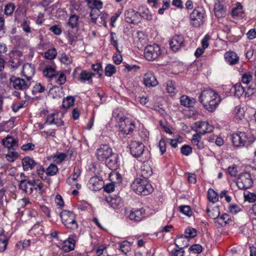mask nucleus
Segmentation results:
<instances>
[{"instance_id":"8","label":"nucleus","mask_w":256,"mask_h":256,"mask_svg":"<svg viewBox=\"0 0 256 256\" xmlns=\"http://www.w3.org/2000/svg\"><path fill=\"white\" fill-rule=\"evenodd\" d=\"M236 183L238 188L240 190H246L251 188L253 184V181L250 174L247 172L240 174Z\"/></svg>"},{"instance_id":"55","label":"nucleus","mask_w":256,"mask_h":256,"mask_svg":"<svg viewBox=\"0 0 256 256\" xmlns=\"http://www.w3.org/2000/svg\"><path fill=\"white\" fill-rule=\"evenodd\" d=\"M184 248H177L176 247L170 252L172 256H184Z\"/></svg>"},{"instance_id":"46","label":"nucleus","mask_w":256,"mask_h":256,"mask_svg":"<svg viewBox=\"0 0 256 256\" xmlns=\"http://www.w3.org/2000/svg\"><path fill=\"white\" fill-rule=\"evenodd\" d=\"M179 209L180 212L186 216H190L192 215L191 208L189 206H181Z\"/></svg>"},{"instance_id":"4","label":"nucleus","mask_w":256,"mask_h":256,"mask_svg":"<svg viewBox=\"0 0 256 256\" xmlns=\"http://www.w3.org/2000/svg\"><path fill=\"white\" fill-rule=\"evenodd\" d=\"M4 146L8 148V152L6 154V160L10 162H14L16 160V152L14 147L16 146V140L12 136H8L2 140Z\"/></svg>"},{"instance_id":"34","label":"nucleus","mask_w":256,"mask_h":256,"mask_svg":"<svg viewBox=\"0 0 256 256\" xmlns=\"http://www.w3.org/2000/svg\"><path fill=\"white\" fill-rule=\"evenodd\" d=\"M55 70L51 66H46L43 71V74L44 76L52 79L56 78L58 73L56 74Z\"/></svg>"},{"instance_id":"45","label":"nucleus","mask_w":256,"mask_h":256,"mask_svg":"<svg viewBox=\"0 0 256 256\" xmlns=\"http://www.w3.org/2000/svg\"><path fill=\"white\" fill-rule=\"evenodd\" d=\"M116 72L114 66L112 64H108L105 68L104 73L106 76H111Z\"/></svg>"},{"instance_id":"16","label":"nucleus","mask_w":256,"mask_h":256,"mask_svg":"<svg viewBox=\"0 0 256 256\" xmlns=\"http://www.w3.org/2000/svg\"><path fill=\"white\" fill-rule=\"evenodd\" d=\"M88 186L90 190L96 192L104 187V182L102 178L94 176L92 177L88 180Z\"/></svg>"},{"instance_id":"22","label":"nucleus","mask_w":256,"mask_h":256,"mask_svg":"<svg viewBox=\"0 0 256 256\" xmlns=\"http://www.w3.org/2000/svg\"><path fill=\"white\" fill-rule=\"evenodd\" d=\"M106 201L114 209H118L122 205L120 197L116 195H109L106 197Z\"/></svg>"},{"instance_id":"38","label":"nucleus","mask_w":256,"mask_h":256,"mask_svg":"<svg viewBox=\"0 0 256 256\" xmlns=\"http://www.w3.org/2000/svg\"><path fill=\"white\" fill-rule=\"evenodd\" d=\"M198 231L192 227H188L184 230V236L186 238H194L197 234Z\"/></svg>"},{"instance_id":"35","label":"nucleus","mask_w":256,"mask_h":256,"mask_svg":"<svg viewBox=\"0 0 256 256\" xmlns=\"http://www.w3.org/2000/svg\"><path fill=\"white\" fill-rule=\"evenodd\" d=\"M30 84L29 81L26 82L24 80L17 78V89L26 90L28 89Z\"/></svg>"},{"instance_id":"31","label":"nucleus","mask_w":256,"mask_h":256,"mask_svg":"<svg viewBox=\"0 0 256 256\" xmlns=\"http://www.w3.org/2000/svg\"><path fill=\"white\" fill-rule=\"evenodd\" d=\"M186 238L184 235L181 234L176 236L174 240V244L177 248H184L187 247L188 245V241L186 240Z\"/></svg>"},{"instance_id":"17","label":"nucleus","mask_w":256,"mask_h":256,"mask_svg":"<svg viewBox=\"0 0 256 256\" xmlns=\"http://www.w3.org/2000/svg\"><path fill=\"white\" fill-rule=\"evenodd\" d=\"M197 134H204L206 133H210L213 130V126L207 122H196Z\"/></svg>"},{"instance_id":"48","label":"nucleus","mask_w":256,"mask_h":256,"mask_svg":"<svg viewBox=\"0 0 256 256\" xmlns=\"http://www.w3.org/2000/svg\"><path fill=\"white\" fill-rule=\"evenodd\" d=\"M92 69L93 71L96 72L98 77H100L102 76L103 70L100 63L92 64Z\"/></svg>"},{"instance_id":"52","label":"nucleus","mask_w":256,"mask_h":256,"mask_svg":"<svg viewBox=\"0 0 256 256\" xmlns=\"http://www.w3.org/2000/svg\"><path fill=\"white\" fill-rule=\"evenodd\" d=\"M45 90L44 86H42L40 83H37L34 86L32 92L34 94L37 93H41Z\"/></svg>"},{"instance_id":"54","label":"nucleus","mask_w":256,"mask_h":256,"mask_svg":"<svg viewBox=\"0 0 256 256\" xmlns=\"http://www.w3.org/2000/svg\"><path fill=\"white\" fill-rule=\"evenodd\" d=\"M192 150L190 146L184 144L181 148L180 152L183 155L188 156L192 152Z\"/></svg>"},{"instance_id":"28","label":"nucleus","mask_w":256,"mask_h":256,"mask_svg":"<svg viewBox=\"0 0 256 256\" xmlns=\"http://www.w3.org/2000/svg\"><path fill=\"white\" fill-rule=\"evenodd\" d=\"M220 100L218 95V96H216L214 98H212L210 102H209L204 108L208 112H213L220 104Z\"/></svg>"},{"instance_id":"49","label":"nucleus","mask_w":256,"mask_h":256,"mask_svg":"<svg viewBox=\"0 0 256 256\" xmlns=\"http://www.w3.org/2000/svg\"><path fill=\"white\" fill-rule=\"evenodd\" d=\"M176 90V82L172 80H169L166 83V90L167 92L172 94H174V90Z\"/></svg>"},{"instance_id":"10","label":"nucleus","mask_w":256,"mask_h":256,"mask_svg":"<svg viewBox=\"0 0 256 256\" xmlns=\"http://www.w3.org/2000/svg\"><path fill=\"white\" fill-rule=\"evenodd\" d=\"M112 153V148L108 144H102L96 150V156L98 161L105 162Z\"/></svg>"},{"instance_id":"18","label":"nucleus","mask_w":256,"mask_h":256,"mask_svg":"<svg viewBox=\"0 0 256 256\" xmlns=\"http://www.w3.org/2000/svg\"><path fill=\"white\" fill-rule=\"evenodd\" d=\"M143 83L146 87L148 88L156 86L158 84L156 77L152 72H148L144 74Z\"/></svg>"},{"instance_id":"53","label":"nucleus","mask_w":256,"mask_h":256,"mask_svg":"<svg viewBox=\"0 0 256 256\" xmlns=\"http://www.w3.org/2000/svg\"><path fill=\"white\" fill-rule=\"evenodd\" d=\"M58 73V76H56V78H56V82L59 85H62L64 84L66 82V76L64 74L62 73Z\"/></svg>"},{"instance_id":"39","label":"nucleus","mask_w":256,"mask_h":256,"mask_svg":"<svg viewBox=\"0 0 256 256\" xmlns=\"http://www.w3.org/2000/svg\"><path fill=\"white\" fill-rule=\"evenodd\" d=\"M78 18L79 16L76 14L70 15L68 22V25L72 28L78 27Z\"/></svg>"},{"instance_id":"58","label":"nucleus","mask_w":256,"mask_h":256,"mask_svg":"<svg viewBox=\"0 0 256 256\" xmlns=\"http://www.w3.org/2000/svg\"><path fill=\"white\" fill-rule=\"evenodd\" d=\"M15 8V5L13 3H9L5 6L4 12L6 15L11 14Z\"/></svg>"},{"instance_id":"3","label":"nucleus","mask_w":256,"mask_h":256,"mask_svg":"<svg viewBox=\"0 0 256 256\" xmlns=\"http://www.w3.org/2000/svg\"><path fill=\"white\" fill-rule=\"evenodd\" d=\"M60 216L62 224L67 228L72 230L78 228V225L76 220V215L72 212L63 210L60 213Z\"/></svg>"},{"instance_id":"32","label":"nucleus","mask_w":256,"mask_h":256,"mask_svg":"<svg viewBox=\"0 0 256 256\" xmlns=\"http://www.w3.org/2000/svg\"><path fill=\"white\" fill-rule=\"evenodd\" d=\"M75 248V240L74 238H69L66 240L62 246V250L66 252H69L74 250Z\"/></svg>"},{"instance_id":"12","label":"nucleus","mask_w":256,"mask_h":256,"mask_svg":"<svg viewBox=\"0 0 256 256\" xmlns=\"http://www.w3.org/2000/svg\"><path fill=\"white\" fill-rule=\"evenodd\" d=\"M218 96V94L215 92L214 90L209 88L206 89L202 91L201 94L198 96L200 102L202 104L204 107L206 104L210 102L212 98L215 96Z\"/></svg>"},{"instance_id":"62","label":"nucleus","mask_w":256,"mask_h":256,"mask_svg":"<svg viewBox=\"0 0 256 256\" xmlns=\"http://www.w3.org/2000/svg\"><path fill=\"white\" fill-rule=\"evenodd\" d=\"M56 114L52 113L50 114H48L47 117L46 122H44V124H52L55 123L56 119L54 118V116H56Z\"/></svg>"},{"instance_id":"20","label":"nucleus","mask_w":256,"mask_h":256,"mask_svg":"<svg viewBox=\"0 0 256 256\" xmlns=\"http://www.w3.org/2000/svg\"><path fill=\"white\" fill-rule=\"evenodd\" d=\"M35 74V69L34 66L30 64H24L21 74L26 78L27 81H30Z\"/></svg>"},{"instance_id":"33","label":"nucleus","mask_w":256,"mask_h":256,"mask_svg":"<svg viewBox=\"0 0 256 256\" xmlns=\"http://www.w3.org/2000/svg\"><path fill=\"white\" fill-rule=\"evenodd\" d=\"M14 118H12L9 120L4 122L0 124V130L8 132L14 126Z\"/></svg>"},{"instance_id":"6","label":"nucleus","mask_w":256,"mask_h":256,"mask_svg":"<svg viewBox=\"0 0 256 256\" xmlns=\"http://www.w3.org/2000/svg\"><path fill=\"white\" fill-rule=\"evenodd\" d=\"M72 75L74 78L77 79L78 81L82 83H85L86 81H88L90 84H92V78L94 76V73L86 70H82L80 67L74 68Z\"/></svg>"},{"instance_id":"14","label":"nucleus","mask_w":256,"mask_h":256,"mask_svg":"<svg viewBox=\"0 0 256 256\" xmlns=\"http://www.w3.org/2000/svg\"><path fill=\"white\" fill-rule=\"evenodd\" d=\"M126 22L130 24H136L140 22V15L138 11L130 8L124 12Z\"/></svg>"},{"instance_id":"63","label":"nucleus","mask_w":256,"mask_h":256,"mask_svg":"<svg viewBox=\"0 0 256 256\" xmlns=\"http://www.w3.org/2000/svg\"><path fill=\"white\" fill-rule=\"evenodd\" d=\"M228 172L230 176H236L238 173L236 166V164H234L232 166H229L228 168Z\"/></svg>"},{"instance_id":"43","label":"nucleus","mask_w":256,"mask_h":256,"mask_svg":"<svg viewBox=\"0 0 256 256\" xmlns=\"http://www.w3.org/2000/svg\"><path fill=\"white\" fill-rule=\"evenodd\" d=\"M236 6L232 9V16H238L240 14H242L244 11L242 10V6L240 2L236 3Z\"/></svg>"},{"instance_id":"56","label":"nucleus","mask_w":256,"mask_h":256,"mask_svg":"<svg viewBox=\"0 0 256 256\" xmlns=\"http://www.w3.org/2000/svg\"><path fill=\"white\" fill-rule=\"evenodd\" d=\"M7 246V240L2 234H0V252H4Z\"/></svg>"},{"instance_id":"25","label":"nucleus","mask_w":256,"mask_h":256,"mask_svg":"<svg viewBox=\"0 0 256 256\" xmlns=\"http://www.w3.org/2000/svg\"><path fill=\"white\" fill-rule=\"evenodd\" d=\"M152 174V170L148 162L144 160L143 164L141 167L140 176L142 178L148 180V178Z\"/></svg>"},{"instance_id":"29","label":"nucleus","mask_w":256,"mask_h":256,"mask_svg":"<svg viewBox=\"0 0 256 256\" xmlns=\"http://www.w3.org/2000/svg\"><path fill=\"white\" fill-rule=\"evenodd\" d=\"M180 104L187 107H193L196 100L194 98H190L186 95H182L180 98Z\"/></svg>"},{"instance_id":"30","label":"nucleus","mask_w":256,"mask_h":256,"mask_svg":"<svg viewBox=\"0 0 256 256\" xmlns=\"http://www.w3.org/2000/svg\"><path fill=\"white\" fill-rule=\"evenodd\" d=\"M16 51L15 50H12L8 54V58L7 62V66L11 69L12 71H14L16 68Z\"/></svg>"},{"instance_id":"15","label":"nucleus","mask_w":256,"mask_h":256,"mask_svg":"<svg viewBox=\"0 0 256 256\" xmlns=\"http://www.w3.org/2000/svg\"><path fill=\"white\" fill-rule=\"evenodd\" d=\"M146 210L144 208L132 209L128 215V218L130 220L138 222L146 217Z\"/></svg>"},{"instance_id":"59","label":"nucleus","mask_w":256,"mask_h":256,"mask_svg":"<svg viewBox=\"0 0 256 256\" xmlns=\"http://www.w3.org/2000/svg\"><path fill=\"white\" fill-rule=\"evenodd\" d=\"M212 212L209 214V216L213 219L218 218L220 214V208L218 206L214 208L212 210Z\"/></svg>"},{"instance_id":"44","label":"nucleus","mask_w":256,"mask_h":256,"mask_svg":"<svg viewBox=\"0 0 256 256\" xmlns=\"http://www.w3.org/2000/svg\"><path fill=\"white\" fill-rule=\"evenodd\" d=\"M234 88V95L238 97L242 96L244 92V88L240 83L236 84Z\"/></svg>"},{"instance_id":"37","label":"nucleus","mask_w":256,"mask_h":256,"mask_svg":"<svg viewBox=\"0 0 256 256\" xmlns=\"http://www.w3.org/2000/svg\"><path fill=\"white\" fill-rule=\"evenodd\" d=\"M208 200L213 203L216 202L218 200V194L212 189L209 188L208 192Z\"/></svg>"},{"instance_id":"26","label":"nucleus","mask_w":256,"mask_h":256,"mask_svg":"<svg viewBox=\"0 0 256 256\" xmlns=\"http://www.w3.org/2000/svg\"><path fill=\"white\" fill-rule=\"evenodd\" d=\"M118 159V154L112 152L105 162H106V166L110 168L116 170L119 166Z\"/></svg>"},{"instance_id":"61","label":"nucleus","mask_w":256,"mask_h":256,"mask_svg":"<svg viewBox=\"0 0 256 256\" xmlns=\"http://www.w3.org/2000/svg\"><path fill=\"white\" fill-rule=\"evenodd\" d=\"M244 198L250 202H254L256 201V194L254 193L248 192L247 194H244Z\"/></svg>"},{"instance_id":"50","label":"nucleus","mask_w":256,"mask_h":256,"mask_svg":"<svg viewBox=\"0 0 256 256\" xmlns=\"http://www.w3.org/2000/svg\"><path fill=\"white\" fill-rule=\"evenodd\" d=\"M66 158V154L65 153L60 152L54 156L53 158L54 162L58 164H60L64 161Z\"/></svg>"},{"instance_id":"42","label":"nucleus","mask_w":256,"mask_h":256,"mask_svg":"<svg viewBox=\"0 0 256 256\" xmlns=\"http://www.w3.org/2000/svg\"><path fill=\"white\" fill-rule=\"evenodd\" d=\"M58 170V166L56 164H52L46 169V172L48 176H53L56 174Z\"/></svg>"},{"instance_id":"19","label":"nucleus","mask_w":256,"mask_h":256,"mask_svg":"<svg viewBox=\"0 0 256 256\" xmlns=\"http://www.w3.org/2000/svg\"><path fill=\"white\" fill-rule=\"evenodd\" d=\"M118 122L120 131L123 132L124 134H128L133 131L134 125L130 121L126 122L124 118H120Z\"/></svg>"},{"instance_id":"57","label":"nucleus","mask_w":256,"mask_h":256,"mask_svg":"<svg viewBox=\"0 0 256 256\" xmlns=\"http://www.w3.org/2000/svg\"><path fill=\"white\" fill-rule=\"evenodd\" d=\"M60 62L66 64H70L72 62V58L66 54L65 53H63L61 54L60 57Z\"/></svg>"},{"instance_id":"41","label":"nucleus","mask_w":256,"mask_h":256,"mask_svg":"<svg viewBox=\"0 0 256 256\" xmlns=\"http://www.w3.org/2000/svg\"><path fill=\"white\" fill-rule=\"evenodd\" d=\"M100 9V8H94L90 10V15L92 22L94 24H96V20L99 19L100 14L101 13Z\"/></svg>"},{"instance_id":"9","label":"nucleus","mask_w":256,"mask_h":256,"mask_svg":"<svg viewBox=\"0 0 256 256\" xmlns=\"http://www.w3.org/2000/svg\"><path fill=\"white\" fill-rule=\"evenodd\" d=\"M170 50L174 52H177L185 46L184 40L182 35L176 34L169 40Z\"/></svg>"},{"instance_id":"64","label":"nucleus","mask_w":256,"mask_h":256,"mask_svg":"<svg viewBox=\"0 0 256 256\" xmlns=\"http://www.w3.org/2000/svg\"><path fill=\"white\" fill-rule=\"evenodd\" d=\"M229 210L232 214H236L241 210V208L238 205L232 204L229 206Z\"/></svg>"},{"instance_id":"40","label":"nucleus","mask_w":256,"mask_h":256,"mask_svg":"<svg viewBox=\"0 0 256 256\" xmlns=\"http://www.w3.org/2000/svg\"><path fill=\"white\" fill-rule=\"evenodd\" d=\"M74 102V98L72 96H68L62 101V107L64 108H68L72 106Z\"/></svg>"},{"instance_id":"1","label":"nucleus","mask_w":256,"mask_h":256,"mask_svg":"<svg viewBox=\"0 0 256 256\" xmlns=\"http://www.w3.org/2000/svg\"><path fill=\"white\" fill-rule=\"evenodd\" d=\"M232 142L235 147H248L255 140L254 138L250 133L238 132L232 136Z\"/></svg>"},{"instance_id":"24","label":"nucleus","mask_w":256,"mask_h":256,"mask_svg":"<svg viewBox=\"0 0 256 256\" xmlns=\"http://www.w3.org/2000/svg\"><path fill=\"white\" fill-rule=\"evenodd\" d=\"M22 164L24 170H28L36 167L38 162H36L33 158L30 156H26L22 160Z\"/></svg>"},{"instance_id":"2","label":"nucleus","mask_w":256,"mask_h":256,"mask_svg":"<svg viewBox=\"0 0 256 256\" xmlns=\"http://www.w3.org/2000/svg\"><path fill=\"white\" fill-rule=\"evenodd\" d=\"M131 188L138 194L146 196L153 192V188L148 180L142 178L134 180L131 184Z\"/></svg>"},{"instance_id":"51","label":"nucleus","mask_w":256,"mask_h":256,"mask_svg":"<svg viewBox=\"0 0 256 256\" xmlns=\"http://www.w3.org/2000/svg\"><path fill=\"white\" fill-rule=\"evenodd\" d=\"M188 250L194 254H200L202 251V247L200 244H194L190 247Z\"/></svg>"},{"instance_id":"36","label":"nucleus","mask_w":256,"mask_h":256,"mask_svg":"<svg viewBox=\"0 0 256 256\" xmlns=\"http://www.w3.org/2000/svg\"><path fill=\"white\" fill-rule=\"evenodd\" d=\"M88 6L90 10L102 8L103 4L102 2L100 0H88Z\"/></svg>"},{"instance_id":"47","label":"nucleus","mask_w":256,"mask_h":256,"mask_svg":"<svg viewBox=\"0 0 256 256\" xmlns=\"http://www.w3.org/2000/svg\"><path fill=\"white\" fill-rule=\"evenodd\" d=\"M57 52L55 48L48 50L44 54V57L48 60H52L56 56Z\"/></svg>"},{"instance_id":"21","label":"nucleus","mask_w":256,"mask_h":256,"mask_svg":"<svg viewBox=\"0 0 256 256\" xmlns=\"http://www.w3.org/2000/svg\"><path fill=\"white\" fill-rule=\"evenodd\" d=\"M215 16L218 18H224L226 16V10L224 8V2L217 0L214 6Z\"/></svg>"},{"instance_id":"7","label":"nucleus","mask_w":256,"mask_h":256,"mask_svg":"<svg viewBox=\"0 0 256 256\" xmlns=\"http://www.w3.org/2000/svg\"><path fill=\"white\" fill-rule=\"evenodd\" d=\"M162 54L160 46L156 44L148 45L144 48V56L146 59L148 61L156 60Z\"/></svg>"},{"instance_id":"27","label":"nucleus","mask_w":256,"mask_h":256,"mask_svg":"<svg viewBox=\"0 0 256 256\" xmlns=\"http://www.w3.org/2000/svg\"><path fill=\"white\" fill-rule=\"evenodd\" d=\"M138 12L140 15V19L143 18L147 20H152V15L146 6H140L138 8Z\"/></svg>"},{"instance_id":"5","label":"nucleus","mask_w":256,"mask_h":256,"mask_svg":"<svg viewBox=\"0 0 256 256\" xmlns=\"http://www.w3.org/2000/svg\"><path fill=\"white\" fill-rule=\"evenodd\" d=\"M190 22L196 28L200 26L204 23L206 18V12L202 8H195L190 14Z\"/></svg>"},{"instance_id":"13","label":"nucleus","mask_w":256,"mask_h":256,"mask_svg":"<svg viewBox=\"0 0 256 256\" xmlns=\"http://www.w3.org/2000/svg\"><path fill=\"white\" fill-rule=\"evenodd\" d=\"M36 184V180L32 181L28 180V179L22 180L18 184V188L22 192L26 194H30L32 192L33 186Z\"/></svg>"},{"instance_id":"23","label":"nucleus","mask_w":256,"mask_h":256,"mask_svg":"<svg viewBox=\"0 0 256 256\" xmlns=\"http://www.w3.org/2000/svg\"><path fill=\"white\" fill-rule=\"evenodd\" d=\"M226 62L230 65H235L238 64L240 60L238 54L233 51H228L224 54Z\"/></svg>"},{"instance_id":"11","label":"nucleus","mask_w":256,"mask_h":256,"mask_svg":"<svg viewBox=\"0 0 256 256\" xmlns=\"http://www.w3.org/2000/svg\"><path fill=\"white\" fill-rule=\"evenodd\" d=\"M129 148L131 154L136 158L141 157L144 153L145 146L142 142L138 141H132L129 144Z\"/></svg>"},{"instance_id":"60","label":"nucleus","mask_w":256,"mask_h":256,"mask_svg":"<svg viewBox=\"0 0 256 256\" xmlns=\"http://www.w3.org/2000/svg\"><path fill=\"white\" fill-rule=\"evenodd\" d=\"M252 80V75L250 72L244 74L242 78V81L244 84H248Z\"/></svg>"}]
</instances>
